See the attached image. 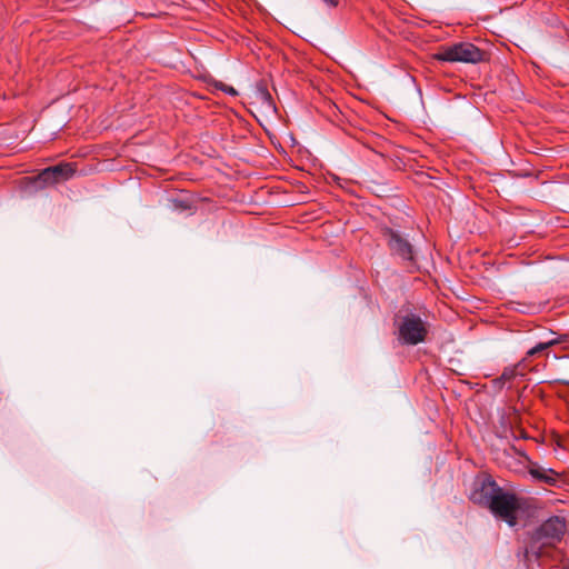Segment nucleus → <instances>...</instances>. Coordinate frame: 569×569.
I'll return each mask as SVG.
<instances>
[{
    "instance_id": "f257e3e1",
    "label": "nucleus",
    "mask_w": 569,
    "mask_h": 569,
    "mask_svg": "<svg viewBox=\"0 0 569 569\" xmlns=\"http://www.w3.org/2000/svg\"><path fill=\"white\" fill-rule=\"evenodd\" d=\"M470 499L475 503L488 507L495 516L509 526L517 523L516 511L519 509V503L516 495L505 491L491 477L475 482Z\"/></svg>"
},
{
    "instance_id": "f03ea898",
    "label": "nucleus",
    "mask_w": 569,
    "mask_h": 569,
    "mask_svg": "<svg viewBox=\"0 0 569 569\" xmlns=\"http://www.w3.org/2000/svg\"><path fill=\"white\" fill-rule=\"evenodd\" d=\"M383 237L392 257L408 270L413 271L418 267L417 253L408 237L398 230L385 229Z\"/></svg>"
},
{
    "instance_id": "7ed1b4c3",
    "label": "nucleus",
    "mask_w": 569,
    "mask_h": 569,
    "mask_svg": "<svg viewBox=\"0 0 569 569\" xmlns=\"http://www.w3.org/2000/svg\"><path fill=\"white\" fill-rule=\"evenodd\" d=\"M428 333L426 322L416 313H407L397 321L398 340L405 346H417Z\"/></svg>"
},
{
    "instance_id": "20e7f679",
    "label": "nucleus",
    "mask_w": 569,
    "mask_h": 569,
    "mask_svg": "<svg viewBox=\"0 0 569 569\" xmlns=\"http://www.w3.org/2000/svg\"><path fill=\"white\" fill-rule=\"evenodd\" d=\"M435 59L443 62L478 63L483 60V52L471 42H458L442 47Z\"/></svg>"
},
{
    "instance_id": "39448f33",
    "label": "nucleus",
    "mask_w": 569,
    "mask_h": 569,
    "mask_svg": "<svg viewBox=\"0 0 569 569\" xmlns=\"http://www.w3.org/2000/svg\"><path fill=\"white\" fill-rule=\"evenodd\" d=\"M566 532V521L560 517H550L532 533L533 543L551 546L560 541Z\"/></svg>"
},
{
    "instance_id": "423d86ee",
    "label": "nucleus",
    "mask_w": 569,
    "mask_h": 569,
    "mask_svg": "<svg viewBox=\"0 0 569 569\" xmlns=\"http://www.w3.org/2000/svg\"><path fill=\"white\" fill-rule=\"evenodd\" d=\"M74 172L76 168L72 163H59L57 166L43 169L34 178V183L37 187L43 188L47 184H53L62 180H68L74 174Z\"/></svg>"
},
{
    "instance_id": "0eeeda50",
    "label": "nucleus",
    "mask_w": 569,
    "mask_h": 569,
    "mask_svg": "<svg viewBox=\"0 0 569 569\" xmlns=\"http://www.w3.org/2000/svg\"><path fill=\"white\" fill-rule=\"evenodd\" d=\"M555 343H556L555 340H550L547 342H539L538 345L532 347L530 350H528L527 356L528 357L537 356L540 352H542V351L547 350L548 348H550L551 346H553Z\"/></svg>"
},
{
    "instance_id": "6e6552de",
    "label": "nucleus",
    "mask_w": 569,
    "mask_h": 569,
    "mask_svg": "<svg viewBox=\"0 0 569 569\" xmlns=\"http://www.w3.org/2000/svg\"><path fill=\"white\" fill-rule=\"evenodd\" d=\"M519 375L518 372V366H515V367H507L503 369L500 378L498 379L499 381H511L513 380L517 376Z\"/></svg>"
},
{
    "instance_id": "1a4fd4ad",
    "label": "nucleus",
    "mask_w": 569,
    "mask_h": 569,
    "mask_svg": "<svg viewBox=\"0 0 569 569\" xmlns=\"http://www.w3.org/2000/svg\"><path fill=\"white\" fill-rule=\"evenodd\" d=\"M219 89L232 97L238 94L237 90L233 87L224 83H220Z\"/></svg>"
},
{
    "instance_id": "9d476101",
    "label": "nucleus",
    "mask_w": 569,
    "mask_h": 569,
    "mask_svg": "<svg viewBox=\"0 0 569 569\" xmlns=\"http://www.w3.org/2000/svg\"><path fill=\"white\" fill-rule=\"evenodd\" d=\"M259 93L263 101H266L268 104H271V94L266 89L259 90Z\"/></svg>"
},
{
    "instance_id": "9b49d317",
    "label": "nucleus",
    "mask_w": 569,
    "mask_h": 569,
    "mask_svg": "<svg viewBox=\"0 0 569 569\" xmlns=\"http://www.w3.org/2000/svg\"><path fill=\"white\" fill-rule=\"evenodd\" d=\"M329 7L338 6V0H322Z\"/></svg>"
},
{
    "instance_id": "f8f14e48",
    "label": "nucleus",
    "mask_w": 569,
    "mask_h": 569,
    "mask_svg": "<svg viewBox=\"0 0 569 569\" xmlns=\"http://www.w3.org/2000/svg\"><path fill=\"white\" fill-rule=\"evenodd\" d=\"M531 475H532L535 478H539V479H541V478H542V475H541L539 471H537V470H532V471H531Z\"/></svg>"
},
{
    "instance_id": "ddd939ff",
    "label": "nucleus",
    "mask_w": 569,
    "mask_h": 569,
    "mask_svg": "<svg viewBox=\"0 0 569 569\" xmlns=\"http://www.w3.org/2000/svg\"><path fill=\"white\" fill-rule=\"evenodd\" d=\"M536 545H537V543H533V541L531 542V545H530V547H529L530 551L535 552ZM536 555H539V551H536Z\"/></svg>"
}]
</instances>
